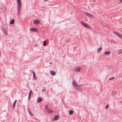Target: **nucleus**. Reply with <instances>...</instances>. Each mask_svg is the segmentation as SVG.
<instances>
[{
	"mask_svg": "<svg viewBox=\"0 0 122 122\" xmlns=\"http://www.w3.org/2000/svg\"><path fill=\"white\" fill-rule=\"evenodd\" d=\"M81 24L85 27L89 29H90L91 28V27L89 25L87 24L86 23L82 21H81Z\"/></svg>",
	"mask_w": 122,
	"mask_h": 122,
	"instance_id": "obj_1",
	"label": "nucleus"
},
{
	"mask_svg": "<svg viewBox=\"0 0 122 122\" xmlns=\"http://www.w3.org/2000/svg\"><path fill=\"white\" fill-rule=\"evenodd\" d=\"M114 33L118 37L122 39V34L119 33L116 31H114Z\"/></svg>",
	"mask_w": 122,
	"mask_h": 122,
	"instance_id": "obj_2",
	"label": "nucleus"
},
{
	"mask_svg": "<svg viewBox=\"0 0 122 122\" xmlns=\"http://www.w3.org/2000/svg\"><path fill=\"white\" fill-rule=\"evenodd\" d=\"M30 30L33 32H36L38 31V30L35 28H30Z\"/></svg>",
	"mask_w": 122,
	"mask_h": 122,
	"instance_id": "obj_3",
	"label": "nucleus"
},
{
	"mask_svg": "<svg viewBox=\"0 0 122 122\" xmlns=\"http://www.w3.org/2000/svg\"><path fill=\"white\" fill-rule=\"evenodd\" d=\"M77 90H79L81 89V86H80L78 85V84L74 87Z\"/></svg>",
	"mask_w": 122,
	"mask_h": 122,
	"instance_id": "obj_4",
	"label": "nucleus"
},
{
	"mask_svg": "<svg viewBox=\"0 0 122 122\" xmlns=\"http://www.w3.org/2000/svg\"><path fill=\"white\" fill-rule=\"evenodd\" d=\"M17 2L18 6L17 7H21V1L20 0H17Z\"/></svg>",
	"mask_w": 122,
	"mask_h": 122,
	"instance_id": "obj_5",
	"label": "nucleus"
},
{
	"mask_svg": "<svg viewBox=\"0 0 122 122\" xmlns=\"http://www.w3.org/2000/svg\"><path fill=\"white\" fill-rule=\"evenodd\" d=\"M40 22L38 20H35L34 21L33 23L37 25Z\"/></svg>",
	"mask_w": 122,
	"mask_h": 122,
	"instance_id": "obj_6",
	"label": "nucleus"
},
{
	"mask_svg": "<svg viewBox=\"0 0 122 122\" xmlns=\"http://www.w3.org/2000/svg\"><path fill=\"white\" fill-rule=\"evenodd\" d=\"M21 7H17V14L19 15L20 14V11Z\"/></svg>",
	"mask_w": 122,
	"mask_h": 122,
	"instance_id": "obj_7",
	"label": "nucleus"
},
{
	"mask_svg": "<svg viewBox=\"0 0 122 122\" xmlns=\"http://www.w3.org/2000/svg\"><path fill=\"white\" fill-rule=\"evenodd\" d=\"M46 111L49 114L53 112L52 110H51V109H48Z\"/></svg>",
	"mask_w": 122,
	"mask_h": 122,
	"instance_id": "obj_8",
	"label": "nucleus"
},
{
	"mask_svg": "<svg viewBox=\"0 0 122 122\" xmlns=\"http://www.w3.org/2000/svg\"><path fill=\"white\" fill-rule=\"evenodd\" d=\"M85 13L86 15L88 16L89 17H93V15L91 14L87 13Z\"/></svg>",
	"mask_w": 122,
	"mask_h": 122,
	"instance_id": "obj_9",
	"label": "nucleus"
},
{
	"mask_svg": "<svg viewBox=\"0 0 122 122\" xmlns=\"http://www.w3.org/2000/svg\"><path fill=\"white\" fill-rule=\"evenodd\" d=\"M28 112H29V114L31 116H33V113L31 112V111L30 110V108H28Z\"/></svg>",
	"mask_w": 122,
	"mask_h": 122,
	"instance_id": "obj_10",
	"label": "nucleus"
},
{
	"mask_svg": "<svg viewBox=\"0 0 122 122\" xmlns=\"http://www.w3.org/2000/svg\"><path fill=\"white\" fill-rule=\"evenodd\" d=\"M73 86L74 87L75 86H76L77 85L76 82L75 80H73Z\"/></svg>",
	"mask_w": 122,
	"mask_h": 122,
	"instance_id": "obj_11",
	"label": "nucleus"
},
{
	"mask_svg": "<svg viewBox=\"0 0 122 122\" xmlns=\"http://www.w3.org/2000/svg\"><path fill=\"white\" fill-rule=\"evenodd\" d=\"M75 70L76 71L78 72L81 71V69L79 67H77L75 69Z\"/></svg>",
	"mask_w": 122,
	"mask_h": 122,
	"instance_id": "obj_12",
	"label": "nucleus"
},
{
	"mask_svg": "<svg viewBox=\"0 0 122 122\" xmlns=\"http://www.w3.org/2000/svg\"><path fill=\"white\" fill-rule=\"evenodd\" d=\"M32 73L33 74V77L34 78L35 80L36 79V76L35 74V72L34 71H33L32 72Z\"/></svg>",
	"mask_w": 122,
	"mask_h": 122,
	"instance_id": "obj_13",
	"label": "nucleus"
},
{
	"mask_svg": "<svg viewBox=\"0 0 122 122\" xmlns=\"http://www.w3.org/2000/svg\"><path fill=\"white\" fill-rule=\"evenodd\" d=\"M42 99L41 97H39L37 101L38 102H41L42 101Z\"/></svg>",
	"mask_w": 122,
	"mask_h": 122,
	"instance_id": "obj_14",
	"label": "nucleus"
},
{
	"mask_svg": "<svg viewBox=\"0 0 122 122\" xmlns=\"http://www.w3.org/2000/svg\"><path fill=\"white\" fill-rule=\"evenodd\" d=\"M59 118V116L58 115H56L55 116L54 118V121L57 120Z\"/></svg>",
	"mask_w": 122,
	"mask_h": 122,
	"instance_id": "obj_15",
	"label": "nucleus"
},
{
	"mask_svg": "<svg viewBox=\"0 0 122 122\" xmlns=\"http://www.w3.org/2000/svg\"><path fill=\"white\" fill-rule=\"evenodd\" d=\"M51 74L52 76H54L55 75L56 73L54 71H51Z\"/></svg>",
	"mask_w": 122,
	"mask_h": 122,
	"instance_id": "obj_16",
	"label": "nucleus"
},
{
	"mask_svg": "<svg viewBox=\"0 0 122 122\" xmlns=\"http://www.w3.org/2000/svg\"><path fill=\"white\" fill-rule=\"evenodd\" d=\"M16 102H17V100H15L13 103V109L15 107V105L16 104Z\"/></svg>",
	"mask_w": 122,
	"mask_h": 122,
	"instance_id": "obj_17",
	"label": "nucleus"
},
{
	"mask_svg": "<svg viewBox=\"0 0 122 122\" xmlns=\"http://www.w3.org/2000/svg\"><path fill=\"white\" fill-rule=\"evenodd\" d=\"M15 21L14 19H12L10 22V24H12Z\"/></svg>",
	"mask_w": 122,
	"mask_h": 122,
	"instance_id": "obj_18",
	"label": "nucleus"
},
{
	"mask_svg": "<svg viewBox=\"0 0 122 122\" xmlns=\"http://www.w3.org/2000/svg\"><path fill=\"white\" fill-rule=\"evenodd\" d=\"M102 49V48L101 47H99L98 48L97 50V52L99 53L100 52Z\"/></svg>",
	"mask_w": 122,
	"mask_h": 122,
	"instance_id": "obj_19",
	"label": "nucleus"
},
{
	"mask_svg": "<svg viewBox=\"0 0 122 122\" xmlns=\"http://www.w3.org/2000/svg\"><path fill=\"white\" fill-rule=\"evenodd\" d=\"M73 113V111L72 110H71L69 111V114L70 115L72 114Z\"/></svg>",
	"mask_w": 122,
	"mask_h": 122,
	"instance_id": "obj_20",
	"label": "nucleus"
},
{
	"mask_svg": "<svg viewBox=\"0 0 122 122\" xmlns=\"http://www.w3.org/2000/svg\"><path fill=\"white\" fill-rule=\"evenodd\" d=\"M122 53V50H118V54H120Z\"/></svg>",
	"mask_w": 122,
	"mask_h": 122,
	"instance_id": "obj_21",
	"label": "nucleus"
},
{
	"mask_svg": "<svg viewBox=\"0 0 122 122\" xmlns=\"http://www.w3.org/2000/svg\"><path fill=\"white\" fill-rule=\"evenodd\" d=\"M110 51H106L105 53V55H108L110 54Z\"/></svg>",
	"mask_w": 122,
	"mask_h": 122,
	"instance_id": "obj_22",
	"label": "nucleus"
},
{
	"mask_svg": "<svg viewBox=\"0 0 122 122\" xmlns=\"http://www.w3.org/2000/svg\"><path fill=\"white\" fill-rule=\"evenodd\" d=\"M32 91L31 90L30 91V92H29V96H30L32 95Z\"/></svg>",
	"mask_w": 122,
	"mask_h": 122,
	"instance_id": "obj_23",
	"label": "nucleus"
},
{
	"mask_svg": "<svg viewBox=\"0 0 122 122\" xmlns=\"http://www.w3.org/2000/svg\"><path fill=\"white\" fill-rule=\"evenodd\" d=\"M3 32L5 35H6L7 33V31L6 30H4Z\"/></svg>",
	"mask_w": 122,
	"mask_h": 122,
	"instance_id": "obj_24",
	"label": "nucleus"
},
{
	"mask_svg": "<svg viewBox=\"0 0 122 122\" xmlns=\"http://www.w3.org/2000/svg\"><path fill=\"white\" fill-rule=\"evenodd\" d=\"M46 45V41H43V45L45 46Z\"/></svg>",
	"mask_w": 122,
	"mask_h": 122,
	"instance_id": "obj_25",
	"label": "nucleus"
},
{
	"mask_svg": "<svg viewBox=\"0 0 122 122\" xmlns=\"http://www.w3.org/2000/svg\"><path fill=\"white\" fill-rule=\"evenodd\" d=\"M45 108L46 111H47L48 109H49L48 106L47 105L46 106Z\"/></svg>",
	"mask_w": 122,
	"mask_h": 122,
	"instance_id": "obj_26",
	"label": "nucleus"
},
{
	"mask_svg": "<svg viewBox=\"0 0 122 122\" xmlns=\"http://www.w3.org/2000/svg\"><path fill=\"white\" fill-rule=\"evenodd\" d=\"M42 91L44 92H46V90L45 88H43L42 90Z\"/></svg>",
	"mask_w": 122,
	"mask_h": 122,
	"instance_id": "obj_27",
	"label": "nucleus"
},
{
	"mask_svg": "<svg viewBox=\"0 0 122 122\" xmlns=\"http://www.w3.org/2000/svg\"><path fill=\"white\" fill-rule=\"evenodd\" d=\"M114 77H113L112 78H109V80H112L114 79Z\"/></svg>",
	"mask_w": 122,
	"mask_h": 122,
	"instance_id": "obj_28",
	"label": "nucleus"
},
{
	"mask_svg": "<svg viewBox=\"0 0 122 122\" xmlns=\"http://www.w3.org/2000/svg\"><path fill=\"white\" fill-rule=\"evenodd\" d=\"M108 107H109V106H108V105H106V107H105L106 108H108Z\"/></svg>",
	"mask_w": 122,
	"mask_h": 122,
	"instance_id": "obj_29",
	"label": "nucleus"
},
{
	"mask_svg": "<svg viewBox=\"0 0 122 122\" xmlns=\"http://www.w3.org/2000/svg\"><path fill=\"white\" fill-rule=\"evenodd\" d=\"M30 96H29H29H28V99L29 100H30Z\"/></svg>",
	"mask_w": 122,
	"mask_h": 122,
	"instance_id": "obj_30",
	"label": "nucleus"
},
{
	"mask_svg": "<svg viewBox=\"0 0 122 122\" xmlns=\"http://www.w3.org/2000/svg\"><path fill=\"white\" fill-rule=\"evenodd\" d=\"M122 2V0H120L119 2V3H121Z\"/></svg>",
	"mask_w": 122,
	"mask_h": 122,
	"instance_id": "obj_31",
	"label": "nucleus"
},
{
	"mask_svg": "<svg viewBox=\"0 0 122 122\" xmlns=\"http://www.w3.org/2000/svg\"><path fill=\"white\" fill-rule=\"evenodd\" d=\"M47 0H45L44 1V2H45V1H47Z\"/></svg>",
	"mask_w": 122,
	"mask_h": 122,
	"instance_id": "obj_32",
	"label": "nucleus"
}]
</instances>
